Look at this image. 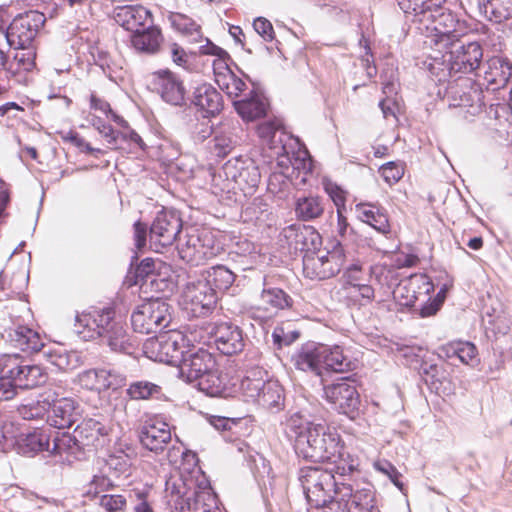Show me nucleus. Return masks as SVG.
<instances>
[{
	"label": "nucleus",
	"instance_id": "f257e3e1",
	"mask_svg": "<svg viewBox=\"0 0 512 512\" xmlns=\"http://www.w3.org/2000/svg\"><path fill=\"white\" fill-rule=\"evenodd\" d=\"M285 433L293 442L298 456L314 462H331L337 466L350 458L345 454L340 435L325 424L310 421L300 412L291 414L285 421Z\"/></svg>",
	"mask_w": 512,
	"mask_h": 512
},
{
	"label": "nucleus",
	"instance_id": "f03ea898",
	"mask_svg": "<svg viewBox=\"0 0 512 512\" xmlns=\"http://www.w3.org/2000/svg\"><path fill=\"white\" fill-rule=\"evenodd\" d=\"M425 22L433 24L435 44L439 51H443V63L450 74L472 73L480 67V42H461L462 34L456 28L459 22L443 5Z\"/></svg>",
	"mask_w": 512,
	"mask_h": 512
},
{
	"label": "nucleus",
	"instance_id": "7ed1b4c3",
	"mask_svg": "<svg viewBox=\"0 0 512 512\" xmlns=\"http://www.w3.org/2000/svg\"><path fill=\"white\" fill-rule=\"evenodd\" d=\"M75 331L83 340L99 338L112 351L131 354L136 346L112 307H91L75 316Z\"/></svg>",
	"mask_w": 512,
	"mask_h": 512
},
{
	"label": "nucleus",
	"instance_id": "20e7f679",
	"mask_svg": "<svg viewBox=\"0 0 512 512\" xmlns=\"http://www.w3.org/2000/svg\"><path fill=\"white\" fill-rule=\"evenodd\" d=\"M359 461L350 458L337 466L336 473L342 478L335 501L326 512H373L377 507L374 486L359 481Z\"/></svg>",
	"mask_w": 512,
	"mask_h": 512
},
{
	"label": "nucleus",
	"instance_id": "39448f33",
	"mask_svg": "<svg viewBox=\"0 0 512 512\" xmlns=\"http://www.w3.org/2000/svg\"><path fill=\"white\" fill-rule=\"evenodd\" d=\"M179 375L186 382H197L200 391L211 397L228 395L227 375L216 368L214 356L203 348L189 346L181 363Z\"/></svg>",
	"mask_w": 512,
	"mask_h": 512
},
{
	"label": "nucleus",
	"instance_id": "423d86ee",
	"mask_svg": "<svg viewBox=\"0 0 512 512\" xmlns=\"http://www.w3.org/2000/svg\"><path fill=\"white\" fill-rule=\"evenodd\" d=\"M47 379L48 374L41 366L29 364L17 354L0 357V400H11L18 390L36 388Z\"/></svg>",
	"mask_w": 512,
	"mask_h": 512
},
{
	"label": "nucleus",
	"instance_id": "0eeeda50",
	"mask_svg": "<svg viewBox=\"0 0 512 512\" xmlns=\"http://www.w3.org/2000/svg\"><path fill=\"white\" fill-rule=\"evenodd\" d=\"M298 479L303 493L311 508L329 510L338 495V488L342 483L335 471V466L328 470L320 466L302 467L298 472Z\"/></svg>",
	"mask_w": 512,
	"mask_h": 512
},
{
	"label": "nucleus",
	"instance_id": "6e6552de",
	"mask_svg": "<svg viewBox=\"0 0 512 512\" xmlns=\"http://www.w3.org/2000/svg\"><path fill=\"white\" fill-rule=\"evenodd\" d=\"M15 306L21 314L10 315L13 326L5 330L6 340L10 342L13 347L24 352H41L47 362L56 366L58 359H60L59 357L63 354L65 349L63 347H46L38 332L21 324V321H25L31 316V311L26 301L18 299L15 301V305H11V308L14 309Z\"/></svg>",
	"mask_w": 512,
	"mask_h": 512
},
{
	"label": "nucleus",
	"instance_id": "1a4fd4ad",
	"mask_svg": "<svg viewBox=\"0 0 512 512\" xmlns=\"http://www.w3.org/2000/svg\"><path fill=\"white\" fill-rule=\"evenodd\" d=\"M189 342L181 332L169 331L147 339L143 344V352L153 361L178 367L190 346Z\"/></svg>",
	"mask_w": 512,
	"mask_h": 512
},
{
	"label": "nucleus",
	"instance_id": "9d476101",
	"mask_svg": "<svg viewBox=\"0 0 512 512\" xmlns=\"http://www.w3.org/2000/svg\"><path fill=\"white\" fill-rule=\"evenodd\" d=\"M314 162L303 143L299 142L290 154L279 157L275 164L273 176H283L297 189L310 183L314 173Z\"/></svg>",
	"mask_w": 512,
	"mask_h": 512
},
{
	"label": "nucleus",
	"instance_id": "9b49d317",
	"mask_svg": "<svg viewBox=\"0 0 512 512\" xmlns=\"http://www.w3.org/2000/svg\"><path fill=\"white\" fill-rule=\"evenodd\" d=\"M227 181L228 190H240L244 196L255 194L261 180L259 168L250 159L235 158L228 160L219 173Z\"/></svg>",
	"mask_w": 512,
	"mask_h": 512
},
{
	"label": "nucleus",
	"instance_id": "f8f14e48",
	"mask_svg": "<svg viewBox=\"0 0 512 512\" xmlns=\"http://www.w3.org/2000/svg\"><path fill=\"white\" fill-rule=\"evenodd\" d=\"M303 273L311 280H325L338 274L345 263L343 247L338 243L332 250H319L303 255Z\"/></svg>",
	"mask_w": 512,
	"mask_h": 512
},
{
	"label": "nucleus",
	"instance_id": "ddd939ff",
	"mask_svg": "<svg viewBox=\"0 0 512 512\" xmlns=\"http://www.w3.org/2000/svg\"><path fill=\"white\" fill-rule=\"evenodd\" d=\"M170 321V306L161 299H151L138 305L131 315L133 330L142 334L157 333Z\"/></svg>",
	"mask_w": 512,
	"mask_h": 512
},
{
	"label": "nucleus",
	"instance_id": "4468645a",
	"mask_svg": "<svg viewBox=\"0 0 512 512\" xmlns=\"http://www.w3.org/2000/svg\"><path fill=\"white\" fill-rule=\"evenodd\" d=\"M45 21V15L36 10L18 14L5 32L8 45L17 50L30 47Z\"/></svg>",
	"mask_w": 512,
	"mask_h": 512
},
{
	"label": "nucleus",
	"instance_id": "2eb2a0df",
	"mask_svg": "<svg viewBox=\"0 0 512 512\" xmlns=\"http://www.w3.org/2000/svg\"><path fill=\"white\" fill-rule=\"evenodd\" d=\"M325 399L340 414L355 419L359 414L360 395L356 381L351 377H342L337 382L324 386Z\"/></svg>",
	"mask_w": 512,
	"mask_h": 512
},
{
	"label": "nucleus",
	"instance_id": "dca6fc26",
	"mask_svg": "<svg viewBox=\"0 0 512 512\" xmlns=\"http://www.w3.org/2000/svg\"><path fill=\"white\" fill-rule=\"evenodd\" d=\"M179 257L188 264L198 266L216 255L213 238L208 231L194 230L179 239Z\"/></svg>",
	"mask_w": 512,
	"mask_h": 512
},
{
	"label": "nucleus",
	"instance_id": "f3484780",
	"mask_svg": "<svg viewBox=\"0 0 512 512\" xmlns=\"http://www.w3.org/2000/svg\"><path fill=\"white\" fill-rule=\"evenodd\" d=\"M59 396L56 389L49 388L44 392L49 411L47 420L55 428H70L81 416L80 406L73 398Z\"/></svg>",
	"mask_w": 512,
	"mask_h": 512
},
{
	"label": "nucleus",
	"instance_id": "a211bd4d",
	"mask_svg": "<svg viewBox=\"0 0 512 512\" xmlns=\"http://www.w3.org/2000/svg\"><path fill=\"white\" fill-rule=\"evenodd\" d=\"M183 299L186 309H189L196 317H203L214 309L218 301V294L215 292V288H212L200 274L197 279L186 284Z\"/></svg>",
	"mask_w": 512,
	"mask_h": 512
},
{
	"label": "nucleus",
	"instance_id": "6ab92c4d",
	"mask_svg": "<svg viewBox=\"0 0 512 512\" xmlns=\"http://www.w3.org/2000/svg\"><path fill=\"white\" fill-rule=\"evenodd\" d=\"M182 229V219L176 210L163 209L154 218L150 230L149 239L156 250L159 247L171 245Z\"/></svg>",
	"mask_w": 512,
	"mask_h": 512
},
{
	"label": "nucleus",
	"instance_id": "aec40b11",
	"mask_svg": "<svg viewBox=\"0 0 512 512\" xmlns=\"http://www.w3.org/2000/svg\"><path fill=\"white\" fill-rule=\"evenodd\" d=\"M258 134L265 149L269 151L268 156L275 158L276 163L279 157L290 154V151L296 149L299 138L284 131L280 126L274 123H263L258 127Z\"/></svg>",
	"mask_w": 512,
	"mask_h": 512
},
{
	"label": "nucleus",
	"instance_id": "412c9836",
	"mask_svg": "<svg viewBox=\"0 0 512 512\" xmlns=\"http://www.w3.org/2000/svg\"><path fill=\"white\" fill-rule=\"evenodd\" d=\"M209 334L217 350L224 355H235L245 347L242 329L230 321L212 323Z\"/></svg>",
	"mask_w": 512,
	"mask_h": 512
},
{
	"label": "nucleus",
	"instance_id": "4be33fe9",
	"mask_svg": "<svg viewBox=\"0 0 512 512\" xmlns=\"http://www.w3.org/2000/svg\"><path fill=\"white\" fill-rule=\"evenodd\" d=\"M511 76V65L502 57H492L487 60L486 69L482 78V106L491 100L489 96L505 88Z\"/></svg>",
	"mask_w": 512,
	"mask_h": 512
},
{
	"label": "nucleus",
	"instance_id": "5701e85b",
	"mask_svg": "<svg viewBox=\"0 0 512 512\" xmlns=\"http://www.w3.org/2000/svg\"><path fill=\"white\" fill-rule=\"evenodd\" d=\"M153 90L171 106L181 107L186 104V89L183 81L169 70L153 73Z\"/></svg>",
	"mask_w": 512,
	"mask_h": 512
},
{
	"label": "nucleus",
	"instance_id": "b1692460",
	"mask_svg": "<svg viewBox=\"0 0 512 512\" xmlns=\"http://www.w3.org/2000/svg\"><path fill=\"white\" fill-rule=\"evenodd\" d=\"M433 289L434 286L426 275H417L401 281L393 290V298L399 306L411 308L419 300L425 302Z\"/></svg>",
	"mask_w": 512,
	"mask_h": 512
},
{
	"label": "nucleus",
	"instance_id": "393cba45",
	"mask_svg": "<svg viewBox=\"0 0 512 512\" xmlns=\"http://www.w3.org/2000/svg\"><path fill=\"white\" fill-rule=\"evenodd\" d=\"M77 383L86 390L101 392L118 389L123 385L124 377L110 369H88L77 375Z\"/></svg>",
	"mask_w": 512,
	"mask_h": 512
},
{
	"label": "nucleus",
	"instance_id": "a878e982",
	"mask_svg": "<svg viewBox=\"0 0 512 512\" xmlns=\"http://www.w3.org/2000/svg\"><path fill=\"white\" fill-rule=\"evenodd\" d=\"M139 440L145 449L158 454L171 441L169 425L158 418L149 419L139 431Z\"/></svg>",
	"mask_w": 512,
	"mask_h": 512
},
{
	"label": "nucleus",
	"instance_id": "bb28decb",
	"mask_svg": "<svg viewBox=\"0 0 512 512\" xmlns=\"http://www.w3.org/2000/svg\"><path fill=\"white\" fill-rule=\"evenodd\" d=\"M185 508L189 512H223L209 480L205 475L196 478L192 496L185 500Z\"/></svg>",
	"mask_w": 512,
	"mask_h": 512
},
{
	"label": "nucleus",
	"instance_id": "cd10ccee",
	"mask_svg": "<svg viewBox=\"0 0 512 512\" xmlns=\"http://www.w3.org/2000/svg\"><path fill=\"white\" fill-rule=\"evenodd\" d=\"M283 235L290 246L304 254L321 250V236L312 226L292 224L283 229Z\"/></svg>",
	"mask_w": 512,
	"mask_h": 512
},
{
	"label": "nucleus",
	"instance_id": "c85d7f7f",
	"mask_svg": "<svg viewBox=\"0 0 512 512\" xmlns=\"http://www.w3.org/2000/svg\"><path fill=\"white\" fill-rule=\"evenodd\" d=\"M257 365L246 372V375L240 382V392L246 402L256 403L260 397V393L265 387L268 378L266 370L258 366L262 357L259 350H251L248 352Z\"/></svg>",
	"mask_w": 512,
	"mask_h": 512
},
{
	"label": "nucleus",
	"instance_id": "c756f323",
	"mask_svg": "<svg viewBox=\"0 0 512 512\" xmlns=\"http://www.w3.org/2000/svg\"><path fill=\"white\" fill-rule=\"evenodd\" d=\"M199 475H203L199 470L196 471ZM198 476L186 477L179 471H175L169 475L165 481V493L170 497V502H174L175 508L184 511L186 503L185 500L192 496L194 487L196 485V478Z\"/></svg>",
	"mask_w": 512,
	"mask_h": 512
},
{
	"label": "nucleus",
	"instance_id": "7c9ffc66",
	"mask_svg": "<svg viewBox=\"0 0 512 512\" xmlns=\"http://www.w3.org/2000/svg\"><path fill=\"white\" fill-rule=\"evenodd\" d=\"M191 104L203 114V117L208 118L220 113L223 108V98L214 86L202 83L194 88Z\"/></svg>",
	"mask_w": 512,
	"mask_h": 512
},
{
	"label": "nucleus",
	"instance_id": "2f4dec72",
	"mask_svg": "<svg viewBox=\"0 0 512 512\" xmlns=\"http://www.w3.org/2000/svg\"><path fill=\"white\" fill-rule=\"evenodd\" d=\"M114 20L132 34L153 22L151 12L141 5L117 7L114 11Z\"/></svg>",
	"mask_w": 512,
	"mask_h": 512
},
{
	"label": "nucleus",
	"instance_id": "473e14b6",
	"mask_svg": "<svg viewBox=\"0 0 512 512\" xmlns=\"http://www.w3.org/2000/svg\"><path fill=\"white\" fill-rule=\"evenodd\" d=\"M322 344L307 343L292 356V363L297 370L309 372L322 377Z\"/></svg>",
	"mask_w": 512,
	"mask_h": 512
},
{
	"label": "nucleus",
	"instance_id": "72a5a7b5",
	"mask_svg": "<svg viewBox=\"0 0 512 512\" xmlns=\"http://www.w3.org/2000/svg\"><path fill=\"white\" fill-rule=\"evenodd\" d=\"M83 450L86 447L97 448L104 443V437L108 434L106 426L96 419H85L74 430Z\"/></svg>",
	"mask_w": 512,
	"mask_h": 512
},
{
	"label": "nucleus",
	"instance_id": "f704fd0d",
	"mask_svg": "<svg viewBox=\"0 0 512 512\" xmlns=\"http://www.w3.org/2000/svg\"><path fill=\"white\" fill-rule=\"evenodd\" d=\"M478 349L468 341H452L439 348V355L445 359H458L461 363L466 365H474L477 363Z\"/></svg>",
	"mask_w": 512,
	"mask_h": 512
},
{
	"label": "nucleus",
	"instance_id": "c9c22d12",
	"mask_svg": "<svg viewBox=\"0 0 512 512\" xmlns=\"http://www.w3.org/2000/svg\"><path fill=\"white\" fill-rule=\"evenodd\" d=\"M322 347V373L324 371L344 373L355 368V362L344 355L343 349L340 346L329 347L322 345Z\"/></svg>",
	"mask_w": 512,
	"mask_h": 512
},
{
	"label": "nucleus",
	"instance_id": "e433bc0d",
	"mask_svg": "<svg viewBox=\"0 0 512 512\" xmlns=\"http://www.w3.org/2000/svg\"><path fill=\"white\" fill-rule=\"evenodd\" d=\"M161 31L152 23L131 35L132 46L140 52L154 54L160 47Z\"/></svg>",
	"mask_w": 512,
	"mask_h": 512
},
{
	"label": "nucleus",
	"instance_id": "4c0bfd02",
	"mask_svg": "<svg viewBox=\"0 0 512 512\" xmlns=\"http://www.w3.org/2000/svg\"><path fill=\"white\" fill-rule=\"evenodd\" d=\"M50 440L51 435L45 430L35 429L19 439L18 450L27 456H33L42 451H50Z\"/></svg>",
	"mask_w": 512,
	"mask_h": 512
},
{
	"label": "nucleus",
	"instance_id": "58836bf2",
	"mask_svg": "<svg viewBox=\"0 0 512 512\" xmlns=\"http://www.w3.org/2000/svg\"><path fill=\"white\" fill-rule=\"evenodd\" d=\"M294 210L298 220L312 221L323 215L324 200L316 195H303L295 200Z\"/></svg>",
	"mask_w": 512,
	"mask_h": 512
},
{
	"label": "nucleus",
	"instance_id": "ea45409f",
	"mask_svg": "<svg viewBox=\"0 0 512 512\" xmlns=\"http://www.w3.org/2000/svg\"><path fill=\"white\" fill-rule=\"evenodd\" d=\"M233 105L243 120L253 121L266 114L267 104L256 92H251L249 97L234 100Z\"/></svg>",
	"mask_w": 512,
	"mask_h": 512
},
{
	"label": "nucleus",
	"instance_id": "a19ab883",
	"mask_svg": "<svg viewBox=\"0 0 512 512\" xmlns=\"http://www.w3.org/2000/svg\"><path fill=\"white\" fill-rule=\"evenodd\" d=\"M356 212L362 222L369 224L379 233L388 234L390 232V224L386 212L375 205L364 203L357 204Z\"/></svg>",
	"mask_w": 512,
	"mask_h": 512
},
{
	"label": "nucleus",
	"instance_id": "79ce46f5",
	"mask_svg": "<svg viewBox=\"0 0 512 512\" xmlns=\"http://www.w3.org/2000/svg\"><path fill=\"white\" fill-rule=\"evenodd\" d=\"M206 282L215 288V292L220 293L228 290L235 281L236 275L224 265H216L201 273Z\"/></svg>",
	"mask_w": 512,
	"mask_h": 512
},
{
	"label": "nucleus",
	"instance_id": "37998d69",
	"mask_svg": "<svg viewBox=\"0 0 512 512\" xmlns=\"http://www.w3.org/2000/svg\"><path fill=\"white\" fill-rule=\"evenodd\" d=\"M95 65L99 66L103 73L107 75L111 80H116L121 77L123 70L124 60L120 57H112L107 51L96 48L92 52Z\"/></svg>",
	"mask_w": 512,
	"mask_h": 512
},
{
	"label": "nucleus",
	"instance_id": "c03bdc74",
	"mask_svg": "<svg viewBox=\"0 0 512 512\" xmlns=\"http://www.w3.org/2000/svg\"><path fill=\"white\" fill-rule=\"evenodd\" d=\"M256 404L266 409L280 410L284 404V395L279 382L267 378L265 387H263Z\"/></svg>",
	"mask_w": 512,
	"mask_h": 512
},
{
	"label": "nucleus",
	"instance_id": "a18cd8bd",
	"mask_svg": "<svg viewBox=\"0 0 512 512\" xmlns=\"http://www.w3.org/2000/svg\"><path fill=\"white\" fill-rule=\"evenodd\" d=\"M482 12L490 21L500 23L512 16V0H482Z\"/></svg>",
	"mask_w": 512,
	"mask_h": 512
},
{
	"label": "nucleus",
	"instance_id": "49530a36",
	"mask_svg": "<svg viewBox=\"0 0 512 512\" xmlns=\"http://www.w3.org/2000/svg\"><path fill=\"white\" fill-rule=\"evenodd\" d=\"M261 300L276 310L290 308L293 304L291 296L278 287H264L261 292Z\"/></svg>",
	"mask_w": 512,
	"mask_h": 512
},
{
	"label": "nucleus",
	"instance_id": "de8ad7c7",
	"mask_svg": "<svg viewBox=\"0 0 512 512\" xmlns=\"http://www.w3.org/2000/svg\"><path fill=\"white\" fill-rule=\"evenodd\" d=\"M131 465L130 456L123 451L111 454L106 460L108 472L115 478L128 477L131 473Z\"/></svg>",
	"mask_w": 512,
	"mask_h": 512
},
{
	"label": "nucleus",
	"instance_id": "09e8293b",
	"mask_svg": "<svg viewBox=\"0 0 512 512\" xmlns=\"http://www.w3.org/2000/svg\"><path fill=\"white\" fill-rule=\"evenodd\" d=\"M83 450L81 444L78 442L76 433L70 435L63 432L57 434L52 439L51 453L62 455L63 453L75 454L77 451Z\"/></svg>",
	"mask_w": 512,
	"mask_h": 512
},
{
	"label": "nucleus",
	"instance_id": "8fccbe9b",
	"mask_svg": "<svg viewBox=\"0 0 512 512\" xmlns=\"http://www.w3.org/2000/svg\"><path fill=\"white\" fill-rule=\"evenodd\" d=\"M90 124L102 135L105 139L108 148L110 149H122V145L119 143V133L114 130L110 125L106 124L100 117L96 115H90Z\"/></svg>",
	"mask_w": 512,
	"mask_h": 512
},
{
	"label": "nucleus",
	"instance_id": "3c124183",
	"mask_svg": "<svg viewBox=\"0 0 512 512\" xmlns=\"http://www.w3.org/2000/svg\"><path fill=\"white\" fill-rule=\"evenodd\" d=\"M161 387L149 381H136L127 389L128 395L135 400L148 399L160 394Z\"/></svg>",
	"mask_w": 512,
	"mask_h": 512
},
{
	"label": "nucleus",
	"instance_id": "603ef678",
	"mask_svg": "<svg viewBox=\"0 0 512 512\" xmlns=\"http://www.w3.org/2000/svg\"><path fill=\"white\" fill-rule=\"evenodd\" d=\"M40 398L38 401L19 406L17 410L19 416L24 420L43 418L48 412V403L44 399V393L41 394Z\"/></svg>",
	"mask_w": 512,
	"mask_h": 512
},
{
	"label": "nucleus",
	"instance_id": "864d4df0",
	"mask_svg": "<svg viewBox=\"0 0 512 512\" xmlns=\"http://www.w3.org/2000/svg\"><path fill=\"white\" fill-rule=\"evenodd\" d=\"M168 18L172 27L182 34L199 36L200 27L188 16L181 13L171 12Z\"/></svg>",
	"mask_w": 512,
	"mask_h": 512
},
{
	"label": "nucleus",
	"instance_id": "5fc2aeb1",
	"mask_svg": "<svg viewBox=\"0 0 512 512\" xmlns=\"http://www.w3.org/2000/svg\"><path fill=\"white\" fill-rule=\"evenodd\" d=\"M159 265L160 262L155 261L152 258L143 259L135 270L136 283H153L155 281L154 272L156 270V267Z\"/></svg>",
	"mask_w": 512,
	"mask_h": 512
},
{
	"label": "nucleus",
	"instance_id": "6e6d98bb",
	"mask_svg": "<svg viewBox=\"0 0 512 512\" xmlns=\"http://www.w3.org/2000/svg\"><path fill=\"white\" fill-rule=\"evenodd\" d=\"M300 333L297 330H291L284 325L276 326L272 332L273 344L277 349L291 345L299 338Z\"/></svg>",
	"mask_w": 512,
	"mask_h": 512
},
{
	"label": "nucleus",
	"instance_id": "4d7b16f0",
	"mask_svg": "<svg viewBox=\"0 0 512 512\" xmlns=\"http://www.w3.org/2000/svg\"><path fill=\"white\" fill-rule=\"evenodd\" d=\"M447 291L448 286L447 284H444L437 292L436 297L432 301H430V297L427 296L425 303L423 302V304H421L420 306V316L422 318H425L435 315L437 311L440 309L442 303L444 302Z\"/></svg>",
	"mask_w": 512,
	"mask_h": 512
},
{
	"label": "nucleus",
	"instance_id": "13d9d810",
	"mask_svg": "<svg viewBox=\"0 0 512 512\" xmlns=\"http://www.w3.org/2000/svg\"><path fill=\"white\" fill-rule=\"evenodd\" d=\"M370 274L371 269L365 271L360 263H353L349 265L344 272L345 282L347 285L354 288L363 282H367Z\"/></svg>",
	"mask_w": 512,
	"mask_h": 512
},
{
	"label": "nucleus",
	"instance_id": "bf43d9fd",
	"mask_svg": "<svg viewBox=\"0 0 512 512\" xmlns=\"http://www.w3.org/2000/svg\"><path fill=\"white\" fill-rule=\"evenodd\" d=\"M374 467L377 471L383 473L384 475L388 476V478L391 480V482L400 490L404 491V484L400 480L401 473L397 470V468L392 465L390 462L386 460H379L374 463Z\"/></svg>",
	"mask_w": 512,
	"mask_h": 512
},
{
	"label": "nucleus",
	"instance_id": "052dcab7",
	"mask_svg": "<svg viewBox=\"0 0 512 512\" xmlns=\"http://www.w3.org/2000/svg\"><path fill=\"white\" fill-rule=\"evenodd\" d=\"M445 2L446 0H420L416 22L422 23L426 19L432 18L433 13L439 11Z\"/></svg>",
	"mask_w": 512,
	"mask_h": 512
},
{
	"label": "nucleus",
	"instance_id": "680f3d73",
	"mask_svg": "<svg viewBox=\"0 0 512 512\" xmlns=\"http://www.w3.org/2000/svg\"><path fill=\"white\" fill-rule=\"evenodd\" d=\"M383 93L387 96V98L379 102V107L383 113L384 118L395 116V112L392 107L394 105V101L390 97L391 95L397 93V84L393 81L384 83Z\"/></svg>",
	"mask_w": 512,
	"mask_h": 512
},
{
	"label": "nucleus",
	"instance_id": "e2e57ef3",
	"mask_svg": "<svg viewBox=\"0 0 512 512\" xmlns=\"http://www.w3.org/2000/svg\"><path fill=\"white\" fill-rule=\"evenodd\" d=\"M224 78L226 79V82L223 84L222 89L226 91L229 97H239L246 89L245 82L232 71H229Z\"/></svg>",
	"mask_w": 512,
	"mask_h": 512
},
{
	"label": "nucleus",
	"instance_id": "0e129e2a",
	"mask_svg": "<svg viewBox=\"0 0 512 512\" xmlns=\"http://www.w3.org/2000/svg\"><path fill=\"white\" fill-rule=\"evenodd\" d=\"M126 504V498L120 494H105L100 497V506L107 512L122 511L126 507Z\"/></svg>",
	"mask_w": 512,
	"mask_h": 512
},
{
	"label": "nucleus",
	"instance_id": "69168bd1",
	"mask_svg": "<svg viewBox=\"0 0 512 512\" xmlns=\"http://www.w3.org/2000/svg\"><path fill=\"white\" fill-rule=\"evenodd\" d=\"M211 151L217 157H225L232 149V140L224 134H216L209 142Z\"/></svg>",
	"mask_w": 512,
	"mask_h": 512
},
{
	"label": "nucleus",
	"instance_id": "338daca9",
	"mask_svg": "<svg viewBox=\"0 0 512 512\" xmlns=\"http://www.w3.org/2000/svg\"><path fill=\"white\" fill-rule=\"evenodd\" d=\"M118 133H119V143L123 147L121 150H125V147H124L125 143H127L131 147V149L139 148L141 150H145L146 145H145L143 139L141 138V136L138 133H136L134 130L130 129V127H128V129H126V130L118 131Z\"/></svg>",
	"mask_w": 512,
	"mask_h": 512
},
{
	"label": "nucleus",
	"instance_id": "774afa93",
	"mask_svg": "<svg viewBox=\"0 0 512 512\" xmlns=\"http://www.w3.org/2000/svg\"><path fill=\"white\" fill-rule=\"evenodd\" d=\"M379 172L385 182L389 185L398 182L403 176V168L394 162L383 164L380 167Z\"/></svg>",
	"mask_w": 512,
	"mask_h": 512
}]
</instances>
